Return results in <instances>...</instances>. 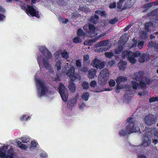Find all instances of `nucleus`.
Masks as SVG:
<instances>
[{"mask_svg":"<svg viewBox=\"0 0 158 158\" xmlns=\"http://www.w3.org/2000/svg\"><path fill=\"white\" fill-rule=\"evenodd\" d=\"M147 34L144 31H143L141 34V36L142 37L145 38L146 37Z\"/></svg>","mask_w":158,"mask_h":158,"instance_id":"obj_54","label":"nucleus"},{"mask_svg":"<svg viewBox=\"0 0 158 158\" xmlns=\"http://www.w3.org/2000/svg\"><path fill=\"white\" fill-rule=\"evenodd\" d=\"M106 35V33H102L101 35H99L97 37L98 38L99 40L102 38Z\"/></svg>","mask_w":158,"mask_h":158,"instance_id":"obj_52","label":"nucleus"},{"mask_svg":"<svg viewBox=\"0 0 158 158\" xmlns=\"http://www.w3.org/2000/svg\"><path fill=\"white\" fill-rule=\"evenodd\" d=\"M73 42L74 43L77 44L81 43V40L80 38L77 36L73 38Z\"/></svg>","mask_w":158,"mask_h":158,"instance_id":"obj_30","label":"nucleus"},{"mask_svg":"<svg viewBox=\"0 0 158 158\" xmlns=\"http://www.w3.org/2000/svg\"><path fill=\"white\" fill-rule=\"evenodd\" d=\"M127 36H128L127 34H124L123 35L121 36L122 39H123L124 41H127L128 40V37H127Z\"/></svg>","mask_w":158,"mask_h":158,"instance_id":"obj_48","label":"nucleus"},{"mask_svg":"<svg viewBox=\"0 0 158 158\" xmlns=\"http://www.w3.org/2000/svg\"><path fill=\"white\" fill-rule=\"evenodd\" d=\"M74 81H71L69 82V84L68 86L69 90L72 93H74L76 90V86L74 83Z\"/></svg>","mask_w":158,"mask_h":158,"instance_id":"obj_17","label":"nucleus"},{"mask_svg":"<svg viewBox=\"0 0 158 158\" xmlns=\"http://www.w3.org/2000/svg\"><path fill=\"white\" fill-rule=\"evenodd\" d=\"M133 43L132 45L131 46V48H135L136 47L137 44H138V41L137 40L135 39L134 38L133 40Z\"/></svg>","mask_w":158,"mask_h":158,"instance_id":"obj_41","label":"nucleus"},{"mask_svg":"<svg viewBox=\"0 0 158 158\" xmlns=\"http://www.w3.org/2000/svg\"><path fill=\"white\" fill-rule=\"evenodd\" d=\"M21 6L22 9L26 10L27 15L29 14L31 16L35 17L37 18H40L39 12L36 11L32 6L27 5V6L23 4L21 5Z\"/></svg>","mask_w":158,"mask_h":158,"instance_id":"obj_6","label":"nucleus"},{"mask_svg":"<svg viewBox=\"0 0 158 158\" xmlns=\"http://www.w3.org/2000/svg\"><path fill=\"white\" fill-rule=\"evenodd\" d=\"M40 51L46 58H43L42 59V64L44 67L46 69H48L50 65L49 64L48 59L50 58L52 56V54L46 48V47H40Z\"/></svg>","mask_w":158,"mask_h":158,"instance_id":"obj_4","label":"nucleus"},{"mask_svg":"<svg viewBox=\"0 0 158 158\" xmlns=\"http://www.w3.org/2000/svg\"><path fill=\"white\" fill-rule=\"evenodd\" d=\"M152 6V4L151 3H147L143 5V7L145 8V11H147L149 9V8L151 7Z\"/></svg>","mask_w":158,"mask_h":158,"instance_id":"obj_29","label":"nucleus"},{"mask_svg":"<svg viewBox=\"0 0 158 158\" xmlns=\"http://www.w3.org/2000/svg\"><path fill=\"white\" fill-rule=\"evenodd\" d=\"M77 35L78 36H83L85 37L86 36L85 33L83 31L82 28H79L77 30Z\"/></svg>","mask_w":158,"mask_h":158,"instance_id":"obj_19","label":"nucleus"},{"mask_svg":"<svg viewBox=\"0 0 158 158\" xmlns=\"http://www.w3.org/2000/svg\"><path fill=\"white\" fill-rule=\"evenodd\" d=\"M21 140L22 142L23 143H27L29 142V139L25 137L22 138Z\"/></svg>","mask_w":158,"mask_h":158,"instance_id":"obj_46","label":"nucleus"},{"mask_svg":"<svg viewBox=\"0 0 158 158\" xmlns=\"http://www.w3.org/2000/svg\"><path fill=\"white\" fill-rule=\"evenodd\" d=\"M81 61L80 59L77 60L76 61L75 64L77 68H80L81 66Z\"/></svg>","mask_w":158,"mask_h":158,"instance_id":"obj_39","label":"nucleus"},{"mask_svg":"<svg viewBox=\"0 0 158 158\" xmlns=\"http://www.w3.org/2000/svg\"><path fill=\"white\" fill-rule=\"evenodd\" d=\"M99 40L98 37L91 40H88V45H91L93 43H95L97 41Z\"/></svg>","mask_w":158,"mask_h":158,"instance_id":"obj_27","label":"nucleus"},{"mask_svg":"<svg viewBox=\"0 0 158 158\" xmlns=\"http://www.w3.org/2000/svg\"><path fill=\"white\" fill-rule=\"evenodd\" d=\"M138 158H147L144 155H139Z\"/></svg>","mask_w":158,"mask_h":158,"instance_id":"obj_64","label":"nucleus"},{"mask_svg":"<svg viewBox=\"0 0 158 158\" xmlns=\"http://www.w3.org/2000/svg\"><path fill=\"white\" fill-rule=\"evenodd\" d=\"M19 148L22 149H26V146L25 145L22 144L21 146H19Z\"/></svg>","mask_w":158,"mask_h":158,"instance_id":"obj_55","label":"nucleus"},{"mask_svg":"<svg viewBox=\"0 0 158 158\" xmlns=\"http://www.w3.org/2000/svg\"><path fill=\"white\" fill-rule=\"evenodd\" d=\"M74 72V68L72 66L66 73L67 75L70 78L71 81H74L77 78L76 74Z\"/></svg>","mask_w":158,"mask_h":158,"instance_id":"obj_11","label":"nucleus"},{"mask_svg":"<svg viewBox=\"0 0 158 158\" xmlns=\"http://www.w3.org/2000/svg\"><path fill=\"white\" fill-rule=\"evenodd\" d=\"M96 71L94 69H92L88 71V77L90 79H93L94 78L96 74Z\"/></svg>","mask_w":158,"mask_h":158,"instance_id":"obj_14","label":"nucleus"},{"mask_svg":"<svg viewBox=\"0 0 158 158\" xmlns=\"http://www.w3.org/2000/svg\"><path fill=\"white\" fill-rule=\"evenodd\" d=\"M57 3L60 6H65L67 5L66 2L64 0H57Z\"/></svg>","mask_w":158,"mask_h":158,"instance_id":"obj_31","label":"nucleus"},{"mask_svg":"<svg viewBox=\"0 0 158 158\" xmlns=\"http://www.w3.org/2000/svg\"><path fill=\"white\" fill-rule=\"evenodd\" d=\"M91 65L94 67L99 69H102L105 66L104 63L103 62H100V60L97 58H95L92 61Z\"/></svg>","mask_w":158,"mask_h":158,"instance_id":"obj_10","label":"nucleus"},{"mask_svg":"<svg viewBox=\"0 0 158 158\" xmlns=\"http://www.w3.org/2000/svg\"><path fill=\"white\" fill-rule=\"evenodd\" d=\"M61 63L60 61L58 60L57 62L55 65V67L56 68L58 71L61 70Z\"/></svg>","mask_w":158,"mask_h":158,"instance_id":"obj_32","label":"nucleus"},{"mask_svg":"<svg viewBox=\"0 0 158 158\" xmlns=\"http://www.w3.org/2000/svg\"><path fill=\"white\" fill-rule=\"evenodd\" d=\"M123 50V46H119L117 48L114 50V53L115 54H118L121 53Z\"/></svg>","mask_w":158,"mask_h":158,"instance_id":"obj_23","label":"nucleus"},{"mask_svg":"<svg viewBox=\"0 0 158 158\" xmlns=\"http://www.w3.org/2000/svg\"><path fill=\"white\" fill-rule=\"evenodd\" d=\"M5 17L4 15L0 14V20H2Z\"/></svg>","mask_w":158,"mask_h":158,"instance_id":"obj_61","label":"nucleus"},{"mask_svg":"<svg viewBox=\"0 0 158 158\" xmlns=\"http://www.w3.org/2000/svg\"><path fill=\"white\" fill-rule=\"evenodd\" d=\"M129 94H130V91H129V90H126V91H125V96H126L127 95V97H129V96H128V95Z\"/></svg>","mask_w":158,"mask_h":158,"instance_id":"obj_57","label":"nucleus"},{"mask_svg":"<svg viewBox=\"0 0 158 158\" xmlns=\"http://www.w3.org/2000/svg\"><path fill=\"white\" fill-rule=\"evenodd\" d=\"M132 52L131 51H128L127 50L124 51L122 53V56L123 57H128L129 56V53L130 52Z\"/></svg>","mask_w":158,"mask_h":158,"instance_id":"obj_33","label":"nucleus"},{"mask_svg":"<svg viewBox=\"0 0 158 158\" xmlns=\"http://www.w3.org/2000/svg\"><path fill=\"white\" fill-rule=\"evenodd\" d=\"M143 132L145 136L141 145L144 147L148 146L151 143V138L153 136L158 138V129L145 127Z\"/></svg>","mask_w":158,"mask_h":158,"instance_id":"obj_1","label":"nucleus"},{"mask_svg":"<svg viewBox=\"0 0 158 158\" xmlns=\"http://www.w3.org/2000/svg\"><path fill=\"white\" fill-rule=\"evenodd\" d=\"M89 93L85 92L82 95L81 98L82 99L85 101H87L89 98Z\"/></svg>","mask_w":158,"mask_h":158,"instance_id":"obj_24","label":"nucleus"},{"mask_svg":"<svg viewBox=\"0 0 158 158\" xmlns=\"http://www.w3.org/2000/svg\"><path fill=\"white\" fill-rule=\"evenodd\" d=\"M105 55L106 57L111 58L114 55V54L111 52H107L105 53Z\"/></svg>","mask_w":158,"mask_h":158,"instance_id":"obj_35","label":"nucleus"},{"mask_svg":"<svg viewBox=\"0 0 158 158\" xmlns=\"http://www.w3.org/2000/svg\"><path fill=\"white\" fill-rule=\"evenodd\" d=\"M144 44V42L140 41L138 42L137 46L139 49H141L143 47Z\"/></svg>","mask_w":158,"mask_h":158,"instance_id":"obj_42","label":"nucleus"},{"mask_svg":"<svg viewBox=\"0 0 158 158\" xmlns=\"http://www.w3.org/2000/svg\"><path fill=\"white\" fill-rule=\"evenodd\" d=\"M109 84L110 87H113L115 85V82L114 80L112 79H111L109 81Z\"/></svg>","mask_w":158,"mask_h":158,"instance_id":"obj_40","label":"nucleus"},{"mask_svg":"<svg viewBox=\"0 0 158 158\" xmlns=\"http://www.w3.org/2000/svg\"><path fill=\"white\" fill-rule=\"evenodd\" d=\"M140 55L141 53L140 51H137L135 52H131L129 53V56L128 57V60L132 64H135L136 61L135 57L139 56Z\"/></svg>","mask_w":158,"mask_h":158,"instance_id":"obj_9","label":"nucleus"},{"mask_svg":"<svg viewBox=\"0 0 158 158\" xmlns=\"http://www.w3.org/2000/svg\"><path fill=\"white\" fill-rule=\"evenodd\" d=\"M129 124L127 126L126 130H122L119 132V135L120 136H125L127 134H131L138 131L139 130V127L135 126V122L132 117H128L126 119Z\"/></svg>","mask_w":158,"mask_h":158,"instance_id":"obj_3","label":"nucleus"},{"mask_svg":"<svg viewBox=\"0 0 158 158\" xmlns=\"http://www.w3.org/2000/svg\"><path fill=\"white\" fill-rule=\"evenodd\" d=\"M154 136H153L151 138V139H152V142L155 144H156L158 142V138L157 137H155Z\"/></svg>","mask_w":158,"mask_h":158,"instance_id":"obj_45","label":"nucleus"},{"mask_svg":"<svg viewBox=\"0 0 158 158\" xmlns=\"http://www.w3.org/2000/svg\"><path fill=\"white\" fill-rule=\"evenodd\" d=\"M72 18L74 19H76L78 17V15L77 14H73L72 15Z\"/></svg>","mask_w":158,"mask_h":158,"instance_id":"obj_53","label":"nucleus"},{"mask_svg":"<svg viewBox=\"0 0 158 158\" xmlns=\"http://www.w3.org/2000/svg\"><path fill=\"white\" fill-rule=\"evenodd\" d=\"M131 84L132 88L134 89H136L139 85V83L135 81H132L131 82Z\"/></svg>","mask_w":158,"mask_h":158,"instance_id":"obj_26","label":"nucleus"},{"mask_svg":"<svg viewBox=\"0 0 158 158\" xmlns=\"http://www.w3.org/2000/svg\"><path fill=\"white\" fill-rule=\"evenodd\" d=\"M101 16L104 17L106 15L105 11H101Z\"/></svg>","mask_w":158,"mask_h":158,"instance_id":"obj_58","label":"nucleus"},{"mask_svg":"<svg viewBox=\"0 0 158 158\" xmlns=\"http://www.w3.org/2000/svg\"><path fill=\"white\" fill-rule=\"evenodd\" d=\"M156 43L154 41H150L148 43V46L150 47H154L155 48Z\"/></svg>","mask_w":158,"mask_h":158,"instance_id":"obj_37","label":"nucleus"},{"mask_svg":"<svg viewBox=\"0 0 158 158\" xmlns=\"http://www.w3.org/2000/svg\"><path fill=\"white\" fill-rule=\"evenodd\" d=\"M99 18V17L98 16L95 15L94 16L91 17L90 21L94 24H96L98 22Z\"/></svg>","mask_w":158,"mask_h":158,"instance_id":"obj_16","label":"nucleus"},{"mask_svg":"<svg viewBox=\"0 0 158 158\" xmlns=\"http://www.w3.org/2000/svg\"><path fill=\"white\" fill-rule=\"evenodd\" d=\"M118 21L117 18L116 17H115L113 19L110 20L109 23L110 24L113 25L117 23Z\"/></svg>","mask_w":158,"mask_h":158,"instance_id":"obj_34","label":"nucleus"},{"mask_svg":"<svg viewBox=\"0 0 158 158\" xmlns=\"http://www.w3.org/2000/svg\"><path fill=\"white\" fill-rule=\"evenodd\" d=\"M144 73L143 71H140L136 72L133 75V79L137 81H139V85L143 90L146 89L147 85L151 83L152 81L150 79L147 77H143Z\"/></svg>","mask_w":158,"mask_h":158,"instance_id":"obj_2","label":"nucleus"},{"mask_svg":"<svg viewBox=\"0 0 158 158\" xmlns=\"http://www.w3.org/2000/svg\"><path fill=\"white\" fill-rule=\"evenodd\" d=\"M58 89L62 100L64 102H67L68 99L69 95L66 88L62 83L60 82L59 84Z\"/></svg>","mask_w":158,"mask_h":158,"instance_id":"obj_7","label":"nucleus"},{"mask_svg":"<svg viewBox=\"0 0 158 158\" xmlns=\"http://www.w3.org/2000/svg\"><path fill=\"white\" fill-rule=\"evenodd\" d=\"M0 157L1 158H7V156L5 153L2 152H0Z\"/></svg>","mask_w":158,"mask_h":158,"instance_id":"obj_49","label":"nucleus"},{"mask_svg":"<svg viewBox=\"0 0 158 158\" xmlns=\"http://www.w3.org/2000/svg\"><path fill=\"white\" fill-rule=\"evenodd\" d=\"M31 144L32 147L34 148H36L38 144L35 141H32L31 143Z\"/></svg>","mask_w":158,"mask_h":158,"instance_id":"obj_50","label":"nucleus"},{"mask_svg":"<svg viewBox=\"0 0 158 158\" xmlns=\"http://www.w3.org/2000/svg\"><path fill=\"white\" fill-rule=\"evenodd\" d=\"M88 70V68L86 66H83L81 69V71L84 73H87Z\"/></svg>","mask_w":158,"mask_h":158,"instance_id":"obj_47","label":"nucleus"},{"mask_svg":"<svg viewBox=\"0 0 158 158\" xmlns=\"http://www.w3.org/2000/svg\"><path fill=\"white\" fill-rule=\"evenodd\" d=\"M139 58L138 60L139 62L143 63L145 61H147L149 60V55L147 54H141L140 56H139Z\"/></svg>","mask_w":158,"mask_h":158,"instance_id":"obj_13","label":"nucleus"},{"mask_svg":"<svg viewBox=\"0 0 158 158\" xmlns=\"http://www.w3.org/2000/svg\"><path fill=\"white\" fill-rule=\"evenodd\" d=\"M82 86L83 88L85 90L88 89L89 87V83L85 81H84L83 82L82 84Z\"/></svg>","mask_w":158,"mask_h":158,"instance_id":"obj_28","label":"nucleus"},{"mask_svg":"<svg viewBox=\"0 0 158 158\" xmlns=\"http://www.w3.org/2000/svg\"><path fill=\"white\" fill-rule=\"evenodd\" d=\"M61 55L64 58H65L66 59H67L69 57V54L67 52H63L61 53Z\"/></svg>","mask_w":158,"mask_h":158,"instance_id":"obj_36","label":"nucleus"},{"mask_svg":"<svg viewBox=\"0 0 158 158\" xmlns=\"http://www.w3.org/2000/svg\"><path fill=\"white\" fill-rule=\"evenodd\" d=\"M127 80V78L123 76L119 77H117L116 80L117 83H120L123 82H124Z\"/></svg>","mask_w":158,"mask_h":158,"instance_id":"obj_21","label":"nucleus"},{"mask_svg":"<svg viewBox=\"0 0 158 158\" xmlns=\"http://www.w3.org/2000/svg\"><path fill=\"white\" fill-rule=\"evenodd\" d=\"M89 30L90 31V32L89 33V34L90 35H91V33H94L95 32V30L96 29V28L95 27L94 25L89 24Z\"/></svg>","mask_w":158,"mask_h":158,"instance_id":"obj_22","label":"nucleus"},{"mask_svg":"<svg viewBox=\"0 0 158 158\" xmlns=\"http://www.w3.org/2000/svg\"><path fill=\"white\" fill-rule=\"evenodd\" d=\"M116 7V2H114L110 4L109 7L111 9L115 8Z\"/></svg>","mask_w":158,"mask_h":158,"instance_id":"obj_44","label":"nucleus"},{"mask_svg":"<svg viewBox=\"0 0 158 158\" xmlns=\"http://www.w3.org/2000/svg\"><path fill=\"white\" fill-rule=\"evenodd\" d=\"M89 56L88 54L85 55L83 56L84 64L85 65H88L89 64L90 60H89Z\"/></svg>","mask_w":158,"mask_h":158,"instance_id":"obj_18","label":"nucleus"},{"mask_svg":"<svg viewBox=\"0 0 158 158\" xmlns=\"http://www.w3.org/2000/svg\"><path fill=\"white\" fill-rule=\"evenodd\" d=\"M131 27V25H129L127 26L124 29V31H126L128 30Z\"/></svg>","mask_w":158,"mask_h":158,"instance_id":"obj_59","label":"nucleus"},{"mask_svg":"<svg viewBox=\"0 0 158 158\" xmlns=\"http://www.w3.org/2000/svg\"><path fill=\"white\" fill-rule=\"evenodd\" d=\"M154 118L152 114H149L145 118V122L148 125H152L153 124Z\"/></svg>","mask_w":158,"mask_h":158,"instance_id":"obj_12","label":"nucleus"},{"mask_svg":"<svg viewBox=\"0 0 158 158\" xmlns=\"http://www.w3.org/2000/svg\"><path fill=\"white\" fill-rule=\"evenodd\" d=\"M20 118L21 121H25L30 119L31 117L28 115H23Z\"/></svg>","mask_w":158,"mask_h":158,"instance_id":"obj_25","label":"nucleus"},{"mask_svg":"<svg viewBox=\"0 0 158 158\" xmlns=\"http://www.w3.org/2000/svg\"><path fill=\"white\" fill-rule=\"evenodd\" d=\"M37 85L39 87L40 90V95H44L47 93L48 91L47 87L43 81L41 80H38L36 81Z\"/></svg>","mask_w":158,"mask_h":158,"instance_id":"obj_8","label":"nucleus"},{"mask_svg":"<svg viewBox=\"0 0 158 158\" xmlns=\"http://www.w3.org/2000/svg\"><path fill=\"white\" fill-rule=\"evenodd\" d=\"M155 50L156 52H158V43H156L155 48Z\"/></svg>","mask_w":158,"mask_h":158,"instance_id":"obj_62","label":"nucleus"},{"mask_svg":"<svg viewBox=\"0 0 158 158\" xmlns=\"http://www.w3.org/2000/svg\"><path fill=\"white\" fill-rule=\"evenodd\" d=\"M149 101L150 103H152L153 102L158 101V97H151L150 98Z\"/></svg>","mask_w":158,"mask_h":158,"instance_id":"obj_38","label":"nucleus"},{"mask_svg":"<svg viewBox=\"0 0 158 158\" xmlns=\"http://www.w3.org/2000/svg\"><path fill=\"white\" fill-rule=\"evenodd\" d=\"M109 42V40L101 41L97 43V45L99 46H105L107 45Z\"/></svg>","mask_w":158,"mask_h":158,"instance_id":"obj_20","label":"nucleus"},{"mask_svg":"<svg viewBox=\"0 0 158 158\" xmlns=\"http://www.w3.org/2000/svg\"><path fill=\"white\" fill-rule=\"evenodd\" d=\"M110 75V72L108 69H104L101 71L98 79V83L100 85H103L106 84Z\"/></svg>","mask_w":158,"mask_h":158,"instance_id":"obj_5","label":"nucleus"},{"mask_svg":"<svg viewBox=\"0 0 158 158\" xmlns=\"http://www.w3.org/2000/svg\"><path fill=\"white\" fill-rule=\"evenodd\" d=\"M101 11L99 10H97L95 12V14H96L97 15H100L101 16Z\"/></svg>","mask_w":158,"mask_h":158,"instance_id":"obj_56","label":"nucleus"},{"mask_svg":"<svg viewBox=\"0 0 158 158\" xmlns=\"http://www.w3.org/2000/svg\"><path fill=\"white\" fill-rule=\"evenodd\" d=\"M60 81V78H59V76H57V77H56L54 78V81Z\"/></svg>","mask_w":158,"mask_h":158,"instance_id":"obj_60","label":"nucleus"},{"mask_svg":"<svg viewBox=\"0 0 158 158\" xmlns=\"http://www.w3.org/2000/svg\"><path fill=\"white\" fill-rule=\"evenodd\" d=\"M97 84V82L96 81H92L90 83V85L91 87H94L96 86Z\"/></svg>","mask_w":158,"mask_h":158,"instance_id":"obj_43","label":"nucleus"},{"mask_svg":"<svg viewBox=\"0 0 158 158\" xmlns=\"http://www.w3.org/2000/svg\"><path fill=\"white\" fill-rule=\"evenodd\" d=\"M119 83H117V87H116V88L118 89H122V86H120L119 84Z\"/></svg>","mask_w":158,"mask_h":158,"instance_id":"obj_63","label":"nucleus"},{"mask_svg":"<svg viewBox=\"0 0 158 158\" xmlns=\"http://www.w3.org/2000/svg\"><path fill=\"white\" fill-rule=\"evenodd\" d=\"M150 25L149 23H147L145 24V29L146 30H148L149 29Z\"/></svg>","mask_w":158,"mask_h":158,"instance_id":"obj_51","label":"nucleus"},{"mask_svg":"<svg viewBox=\"0 0 158 158\" xmlns=\"http://www.w3.org/2000/svg\"><path fill=\"white\" fill-rule=\"evenodd\" d=\"M127 63L124 61H120L118 64L119 69L124 71L126 68Z\"/></svg>","mask_w":158,"mask_h":158,"instance_id":"obj_15","label":"nucleus"}]
</instances>
